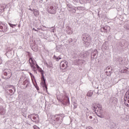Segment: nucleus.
I'll return each mask as SVG.
<instances>
[{
  "label": "nucleus",
  "instance_id": "19",
  "mask_svg": "<svg viewBox=\"0 0 129 129\" xmlns=\"http://www.w3.org/2000/svg\"><path fill=\"white\" fill-rule=\"evenodd\" d=\"M33 50L36 52L38 51V47H36L35 48H33Z\"/></svg>",
  "mask_w": 129,
  "mask_h": 129
},
{
  "label": "nucleus",
  "instance_id": "6",
  "mask_svg": "<svg viewBox=\"0 0 129 129\" xmlns=\"http://www.w3.org/2000/svg\"><path fill=\"white\" fill-rule=\"evenodd\" d=\"M94 110H95V112L96 114L98 115V116H100V114H101V112H102V110H101V108L94 107Z\"/></svg>",
  "mask_w": 129,
  "mask_h": 129
},
{
  "label": "nucleus",
  "instance_id": "24",
  "mask_svg": "<svg viewBox=\"0 0 129 129\" xmlns=\"http://www.w3.org/2000/svg\"><path fill=\"white\" fill-rule=\"evenodd\" d=\"M89 118H90L91 119L92 118V116H90Z\"/></svg>",
  "mask_w": 129,
  "mask_h": 129
},
{
  "label": "nucleus",
  "instance_id": "22",
  "mask_svg": "<svg viewBox=\"0 0 129 129\" xmlns=\"http://www.w3.org/2000/svg\"><path fill=\"white\" fill-rule=\"evenodd\" d=\"M29 74H30L31 77H33V74H32V73H29Z\"/></svg>",
  "mask_w": 129,
  "mask_h": 129
},
{
  "label": "nucleus",
  "instance_id": "5",
  "mask_svg": "<svg viewBox=\"0 0 129 129\" xmlns=\"http://www.w3.org/2000/svg\"><path fill=\"white\" fill-rule=\"evenodd\" d=\"M40 73L41 74V85L42 86H43L44 85H46V80L45 79V78L44 77V72L43 70L40 71Z\"/></svg>",
  "mask_w": 129,
  "mask_h": 129
},
{
  "label": "nucleus",
  "instance_id": "27",
  "mask_svg": "<svg viewBox=\"0 0 129 129\" xmlns=\"http://www.w3.org/2000/svg\"><path fill=\"white\" fill-rule=\"evenodd\" d=\"M67 99H68V100H69V98H68V97H67Z\"/></svg>",
  "mask_w": 129,
  "mask_h": 129
},
{
  "label": "nucleus",
  "instance_id": "11",
  "mask_svg": "<svg viewBox=\"0 0 129 129\" xmlns=\"http://www.w3.org/2000/svg\"><path fill=\"white\" fill-rule=\"evenodd\" d=\"M33 13H34V16H35V17H39V16L40 15V12H39V11L34 10V12Z\"/></svg>",
  "mask_w": 129,
  "mask_h": 129
},
{
  "label": "nucleus",
  "instance_id": "3",
  "mask_svg": "<svg viewBox=\"0 0 129 129\" xmlns=\"http://www.w3.org/2000/svg\"><path fill=\"white\" fill-rule=\"evenodd\" d=\"M68 62L66 60L61 61L60 62V68L62 70H65L67 69Z\"/></svg>",
  "mask_w": 129,
  "mask_h": 129
},
{
  "label": "nucleus",
  "instance_id": "15",
  "mask_svg": "<svg viewBox=\"0 0 129 129\" xmlns=\"http://www.w3.org/2000/svg\"><path fill=\"white\" fill-rule=\"evenodd\" d=\"M107 76H110L111 75V72L107 71H106Z\"/></svg>",
  "mask_w": 129,
  "mask_h": 129
},
{
  "label": "nucleus",
  "instance_id": "2",
  "mask_svg": "<svg viewBox=\"0 0 129 129\" xmlns=\"http://www.w3.org/2000/svg\"><path fill=\"white\" fill-rule=\"evenodd\" d=\"M31 116L34 122H36V123H39V121H40V117L37 114H32Z\"/></svg>",
  "mask_w": 129,
  "mask_h": 129
},
{
  "label": "nucleus",
  "instance_id": "4",
  "mask_svg": "<svg viewBox=\"0 0 129 129\" xmlns=\"http://www.w3.org/2000/svg\"><path fill=\"white\" fill-rule=\"evenodd\" d=\"M0 32L2 33H6V32H8V26L5 24L0 25Z\"/></svg>",
  "mask_w": 129,
  "mask_h": 129
},
{
  "label": "nucleus",
  "instance_id": "18",
  "mask_svg": "<svg viewBox=\"0 0 129 129\" xmlns=\"http://www.w3.org/2000/svg\"><path fill=\"white\" fill-rule=\"evenodd\" d=\"M60 119V117H57L56 118H55V120H56L57 121H59Z\"/></svg>",
  "mask_w": 129,
  "mask_h": 129
},
{
  "label": "nucleus",
  "instance_id": "10",
  "mask_svg": "<svg viewBox=\"0 0 129 129\" xmlns=\"http://www.w3.org/2000/svg\"><path fill=\"white\" fill-rule=\"evenodd\" d=\"M126 99H129V90L125 93L124 100L126 101Z\"/></svg>",
  "mask_w": 129,
  "mask_h": 129
},
{
  "label": "nucleus",
  "instance_id": "16",
  "mask_svg": "<svg viewBox=\"0 0 129 129\" xmlns=\"http://www.w3.org/2000/svg\"><path fill=\"white\" fill-rule=\"evenodd\" d=\"M5 109H0V113L1 114H4L5 113Z\"/></svg>",
  "mask_w": 129,
  "mask_h": 129
},
{
  "label": "nucleus",
  "instance_id": "13",
  "mask_svg": "<svg viewBox=\"0 0 129 129\" xmlns=\"http://www.w3.org/2000/svg\"><path fill=\"white\" fill-rule=\"evenodd\" d=\"M87 96H89V97H91L92 95H93V91H89L87 94Z\"/></svg>",
  "mask_w": 129,
  "mask_h": 129
},
{
  "label": "nucleus",
  "instance_id": "8",
  "mask_svg": "<svg viewBox=\"0 0 129 129\" xmlns=\"http://www.w3.org/2000/svg\"><path fill=\"white\" fill-rule=\"evenodd\" d=\"M4 75L5 76H7V79H10V78L12 77V72H6L4 73Z\"/></svg>",
  "mask_w": 129,
  "mask_h": 129
},
{
  "label": "nucleus",
  "instance_id": "14",
  "mask_svg": "<svg viewBox=\"0 0 129 129\" xmlns=\"http://www.w3.org/2000/svg\"><path fill=\"white\" fill-rule=\"evenodd\" d=\"M120 72L121 73H126V72H127V68H126L125 69L121 70Z\"/></svg>",
  "mask_w": 129,
  "mask_h": 129
},
{
  "label": "nucleus",
  "instance_id": "23",
  "mask_svg": "<svg viewBox=\"0 0 129 129\" xmlns=\"http://www.w3.org/2000/svg\"><path fill=\"white\" fill-rule=\"evenodd\" d=\"M33 30H34V31H35V32H37V30H36V29H35V28H33Z\"/></svg>",
  "mask_w": 129,
  "mask_h": 129
},
{
  "label": "nucleus",
  "instance_id": "17",
  "mask_svg": "<svg viewBox=\"0 0 129 129\" xmlns=\"http://www.w3.org/2000/svg\"><path fill=\"white\" fill-rule=\"evenodd\" d=\"M33 128H34V129H40V128H39V127H38L37 125H34V126H33Z\"/></svg>",
  "mask_w": 129,
  "mask_h": 129
},
{
  "label": "nucleus",
  "instance_id": "28",
  "mask_svg": "<svg viewBox=\"0 0 129 129\" xmlns=\"http://www.w3.org/2000/svg\"><path fill=\"white\" fill-rule=\"evenodd\" d=\"M124 103H125V104H126V103H125V102H124Z\"/></svg>",
  "mask_w": 129,
  "mask_h": 129
},
{
  "label": "nucleus",
  "instance_id": "20",
  "mask_svg": "<svg viewBox=\"0 0 129 129\" xmlns=\"http://www.w3.org/2000/svg\"><path fill=\"white\" fill-rule=\"evenodd\" d=\"M42 86H43V87H45V88H46V91H47V90H48V88L47 87V85H46V84H45V85H43Z\"/></svg>",
  "mask_w": 129,
  "mask_h": 129
},
{
  "label": "nucleus",
  "instance_id": "26",
  "mask_svg": "<svg viewBox=\"0 0 129 129\" xmlns=\"http://www.w3.org/2000/svg\"><path fill=\"white\" fill-rule=\"evenodd\" d=\"M55 59H56L57 60H59V58L58 57H56V58H55Z\"/></svg>",
  "mask_w": 129,
  "mask_h": 129
},
{
  "label": "nucleus",
  "instance_id": "12",
  "mask_svg": "<svg viewBox=\"0 0 129 129\" xmlns=\"http://www.w3.org/2000/svg\"><path fill=\"white\" fill-rule=\"evenodd\" d=\"M103 30H104V32L106 33L107 32V30H109V31L110 30V27L106 26L105 27H103Z\"/></svg>",
  "mask_w": 129,
  "mask_h": 129
},
{
  "label": "nucleus",
  "instance_id": "9",
  "mask_svg": "<svg viewBox=\"0 0 129 129\" xmlns=\"http://www.w3.org/2000/svg\"><path fill=\"white\" fill-rule=\"evenodd\" d=\"M29 84H30V82H29L28 80H26L23 83V85H24L25 88H26V87H28Z\"/></svg>",
  "mask_w": 129,
  "mask_h": 129
},
{
  "label": "nucleus",
  "instance_id": "7",
  "mask_svg": "<svg viewBox=\"0 0 129 129\" xmlns=\"http://www.w3.org/2000/svg\"><path fill=\"white\" fill-rule=\"evenodd\" d=\"M48 12L49 14H51L52 15H54L56 14V10H54V7L53 6H50L49 9L48 10Z\"/></svg>",
  "mask_w": 129,
  "mask_h": 129
},
{
  "label": "nucleus",
  "instance_id": "25",
  "mask_svg": "<svg viewBox=\"0 0 129 129\" xmlns=\"http://www.w3.org/2000/svg\"><path fill=\"white\" fill-rule=\"evenodd\" d=\"M10 92H13V90H10Z\"/></svg>",
  "mask_w": 129,
  "mask_h": 129
},
{
  "label": "nucleus",
  "instance_id": "1",
  "mask_svg": "<svg viewBox=\"0 0 129 129\" xmlns=\"http://www.w3.org/2000/svg\"><path fill=\"white\" fill-rule=\"evenodd\" d=\"M29 62L30 65V67L34 72L37 71V69H39V68H40L38 64L36 63V60H35L33 57H30Z\"/></svg>",
  "mask_w": 129,
  "mask_h": 129
},
{
  "label": "nucleus",
  "instance_id": "21",
  "mask_svg": "<svg viewBox=\"0 0 129 129\" xmlns=\"http://www.w3.org/2000/svg\"><path fill=\"white\" fill-rule=\"evenodd\" d=\"M2 63H3V60L0 58V64H2Z\"/></svg>",
  "mask_w": 129,
  "mask_h": 129
}]
</instances>
